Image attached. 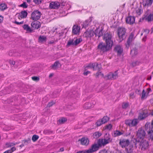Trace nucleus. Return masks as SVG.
Instances as JSON below:
<instances>
[{"label": "nucleus", "mask_w": 153, "mask_h": 153, "mask_svg": "<svg viewBox=\"0 0 153 153\" xmlns=\"http://www.w3.org/2000/svg\"><path fill=\"white\" fill-rule=\"evenodd\" d=\"M112 46L107 44H105L102 42H101L98 44L97 49L100 52L104 53L106 52L111 48Z\"/></svg>", "instance_id": "f257e3e1"}, {"label": "nucleus", "mask_w": 153, "mask_h": 153, "mask_svg": "<svg viewBox=\"0 0 153 153\" xmlns=\"http://www.w3.org/2000/svg\"><path fill=\"white\" fill-rule=\"evenodd\" d=\"M126 29L123 27H119L117 29V35L119 42H121L126 37Z\"/></svg>", "instance_id": "f03ea898"}, {"label": "nucleus", "mask_w": 153, "mask_h": 153, "mask_svg": "<svg viewBox=\"0 0 153 153\" xmlns=\"http://www.w3.org/2000/svg\"><path fill=\"white\" fill-rule=\"evenodd\" d=\"M103 39L106 44L113 46V42L112 34L110 33H105L103 36Z\"/></svg>", "instance_id": "7ed1b4c3"}, {"label": "nucleus", "mask_w": 153, "mask_h": 153, "mask_svg": "<svg viewBox=\"0 0 153 153\" xmlns=\"http://www.w3.org/2000/svg\"><path fill=\"white\" fill-rule=\"evenodd\" d=\"M136 143H139L140 147L142 150L146 149L149 146L148 142L143 139L140 140L138 138H136Z\"/></svg>", "instance_id": "20e7f679"}, {"label": "nucleus", "mask_w": 153, "mask_h": 153, "mask_svg": "<svg viewBox=\"0 0 153 153\" xmlns=\"http://www.w3.org/2000/svg\"><path fill=\"white\" fill-rule=\"evenodd\" d=\"M112 140V139L108 136L105 137L104 139H99L98 140V143L100 144L101 146H102L111 142Z\"/></svg>", "instance_id": "39448f33"}, {"label": "nucleus", "mask_w": 153, "mask_h": 153, "mask_svg": "<svg viewBox=\"0 0 153 153\" xmlns=\"http://www.w3.org/2000/svg\"><path fill=\"white\" fill-rule=\"evenodd\" d=\"M41 15L40 12L38 10H35L32 13L30 19L35 21H37L40 18Z\"/></svg>", "instance_id": "423d86ee"}, {"label": "nucleus", "mask_w": 153, "mask_h": 153, "mask_svg": "<svg viewBox=\"0 0 153 153\" xmlns=\"http://www.w3.org/2000/svg\"><path fill=\"white\" fill-rule=\"evenodd\" d=\"M135 32L133 31L129 35L127 40V42L126 44V47L127 48H128L132 41L135 38L134 36Z\"/></svg>", "instance_id": "0eeeda50"}, {"label": "nucleus", "mask_w": 153, "mask_h": 153, "mask_svg": "<svg viewBox=\"0 0 153 153\" xmlns=\"http://www.w3.org/2000/svg\"><path fill=\"white\" fill-rule=\"evenodd\" d=\"M101 147L100 144L98 143L97 144L94 143L92 144L91 148L87 150V152L88 153H92L93 152L98 150L100 147Z\"/></svg>", "instance_id": "6e6552de"}, {"label": "nucleus", "mask_w": 153, "mask_h": 153, "mask_svg": "<svg viewBox=\"0 0 153 153\" xmlns=\"http://www.w3.org/2000/svg\"><path fill=\"white\" fill-rule=\"evenodd\" d=\"M87 67L92 68L93 70H98L99 71L102 68L101 64H98L97 62L90 63Z\"/></svg>", "instance_id": "1a4fd4ad"}, {"label": "nucleus", "mask_w": 153, "mask_h": 153, "mask_svg": "<svg viewBox=\"0 0 153 153\" xmlns=\"http://www.w3.org/2000/svg\"><path fill=\"white\" fill-rule=\"evenodd\" d=\"M139 121L138 119H134L133 120H128L125 121L126 124L130 126H134L137 125Z\"/></svg>", "instance_id": "9d476101"}, {"label": "nucleus", "mask_w": 153, "mask_h": 153, "mask_svg": "<svg viewBox=\"0 0 153 153\" xmlns=\"http://www.w3.org/2000/svg\"><path fill=\"white\" fill-rule=\"evenodd\" d=\"M146 135V133L144 130L141 128H139L137 132V138L140 139H143Z\"/></svg>", "instance_id": "9b49d317"}, {"label": "nucleus", "mask_w": 153, "mask_h": 153, "mask_svg": "<svg viewBox=\"0 0 153 153\" xmlns=\"http://www.w3.org/2000/svg\"><path fill=\"white\" fill-rule=\"evenodd\" d=\"M129 143L130 142L128 139H124L120 140L119 144L122 148H124L129 145Z\"/></svg>", "instance_id": "f8f14e48"}, {"label": "nucleus", "mask_w": 153, "mask_h": 153, "mask_svg": "<svg viewBox=\"0 0 153 153\" xmlns=\"http://www.w3.org/2000/svg\"><path fill=\"white\" fill-rule=\"evenodd\" d=\"M107 77L108 79L113 80L117 78L118 77V73L117 71H116L114 73H110L107 75Z\"/></svg>", "instance_id": "ddd939ff"}, {"label": "nucleus", "mask_w": 153, "mask_h": 153, "mask_svg": "<svg viewBox=\"0 0 153 153\" xmlns=\"http://www.w3.org/2000/svg\"><path fill=\"white\" fill-rule=\"evenodd\" d=\"M60 6V4L58 2H52L50 4L49 7L52 9H57Z\"/></svg>", "instance_id": "4468645a"}, {"label": "nucleus", "mask_w": 153, "mask_h": 153, "mask_svg": "<svg viewBox=\"0 0 153 153\" xmlns=\"http://www.w3.org/2000/svg\"><path fill=\"white\" fill-rule=\"evenodd\" d=\"M95 104L96 102L95 101H92L86 103L84 105V108L86 109H90L93 107Z\"/></svg>", "instance_id": "2eb2a0df"}, {"label": "nucleus", "mask_w": 153, "mask_h": 153, "mask_svg": "<svg viewBox=\"0 0 153 153\" xmlns=\"http://www.w3.org/2000/svg\"><path fill=\"white\" fill-rule=\"evenodd\" d=\"M135 18L133 16H129L126 19V22L127 24L130 25L133 24L135 22Z\"/></svg>", "instance_id": "dca6fc26"}, {"label": "nucleus", "mask_w": 153, "mask_h": 153, "mask_svg": "<svg viewBox=\"0 0 153 153\" xmlns=\"http://www.w3.org/2000/svg\"><path fill=\"white\" fill-rule=\"evenodd\" d=\"M12 91L11 89L9 88H6L0 91V96H4L5 94H9Z\"/></svg>", "instance_id": "f3484780"}, {"label": "nucleus", "mask_w": 153, "mask_h": 153, "mask_svg": "<svg viewBox=\"0 0 153 153\" xmlns=\"http://www.w3.org/2000/svg\"><path fill=\"white\" fill-rule=\"evenodd\" d=\"M95 33L93 30H87L85 32L84 35L86 38L91 37L94 35Z\"/></svg>", "instance_id": "a211bd4d"}, {"label": "nucleus", "mask_w": 153, "mask_h": 153, "mask_svg": "<svg viewBox=\"0 0 153 153\" xmlns=\"http://www.w3.org/2000/svg\"><path fill=\"white\" fill-rule=\"evenodd\" d=\"M80 27L78 25H74L73 26L72 32L74 34H77L79 32L80 30Z\"/></svg>", "instance_id": "6ab92c4d"}, {"label": "nucleus", "mask_w": 153, "mask_h": 153, "mask_svg": "<svg viewBox=\"0 0 153 153\" xmlns=\"http://www.w3.org/2000/svg\"><path fill=\"white\" fill-rule=\"evenodd\" d=\"M96 36H98V38L102 36L103 34V30L102 29H100L98 28H97L94 32Z\"/></svg>", "instance_id": "aec40b11"}, {"label": "nucleus", "mask_w": 153, "mask_h": 153, "mask_svg": "<svg viewBox=\"0 0 153 153\" xmlns=\"http://www.w3.org/2000/svg\"><path fill=\"white\" fill-rule=\"evenodd\" d=\"M80 141L82 145H87L88 144L89 140L87 138L83 137L78 140Z\"/></svg>", "instance_id": "412c9836"}, {"label": "nucleus", "mask_w": 153, "mask_h": 153, "mask_svg": "<svg viewBox=\"0 0 153 153\" xmlns=\"http://www.w3.org/2000/svg\"><path fill=\"white\" fill-rule=\"evenodd\" d=\"M32 27L33 29H38L41 27V24L39 22H33L31 24Z\"/></svg>", "instance_id": "4be33fe9"}, {"label": "nucleus", "mask_w": 153, "mask_h": 153, "mask_svg": "<svg viewBox=\"0 0 153 153\" xmlns=\"http://www.w3.org/2000/svg\"><path fill=\"white\" fill-rule=\"evenodd\" d=\"M148 116L147 113L144 112L143 111H142L141 113H139L138 118L139 119L142 120Z\"/></svg>", "instance_id": "5701e85b"}, {"label": "nucleus", "mask_w": 153, "mask_h": 153, "mask_svg": "<svg viewBox=\"0 0 153 153\" xmlns=\"http://www.w3.org/2000/svg\"><path fill=\"white\" fill-rule=\"evenodd\" d=\"M114 50L117 52L118 55L121 54L123 51V48L120 45L117 46L115 48Z\"/></svg>", "instance_id": "b1692460"}, {"label": "nucleus", "mask_w": 153, "mask_h": 153, "mask_svg": "<svg viewBox=\"0 0 153 153\" xmlns=\"http://www.w3.org/2000/svg\"><path fill=\"white\" fill-rule=\"evenodd\" d=\"M134 150V146L132 144L129 145V146L126 148V151L127 153H131Z\"/></svg>", "instance_id": "393cba45"}, {"label": "nucleus", "mask_w": 153, "mask_h": 153, "mask_svg": "<svg viewBox=\"0 0 153 153\" xmlns=\"http://www.w3.org/2000/svg\"><path fill=\"white\" fill-rule=\"evenodd\" d=\"M153 0H145L143 2V6H151Z\"/></svg>", "instance_id": "a878e982"}, {"label": "nucleus", "mask_w": 153, "mask_h": 153, "mask_svg": "<svg viewBox=\"0 0 153 153\" xmlns=\"http://www.w3.org/2000/svg\"><path fill=\"white\" fill-rule=\"evenodd\" d=\"M144 19L147 21L148 22H150L153 20V14H150L144 17Z\"/></svg>", "instance_id": "bb28decb"}, {"label": "nucleus", "mask_w": 153, "mask_h": 153, "mask_svg": "<svg viewBox=\"0 0 153 153\" xmlns=\"http://www.w3.org/2000/svg\"><path fill=\"white\" fill-rule=\"evenodd\" d=\"M24 30H26L28 33H32L33 30L27 25L25 24L23 26Z\"/></svg>", "instance_id": "cd10ccee"}, {"label": "nucleus", "mask_w": 153, "mask_h": 153, "mask_svg": "<svg viewBox=\"0 0 153 153\" xmlns=\"http://www.w3.org/2000/svg\"><path fill=\"white\" fill-rule=\"evenodd\" d=\"M145 128L147 132V131L152 130L153 128L152 127V126L150 124V123L149 122H147L145 125Z\"/></svg>", "instance_id": "c85d7f7f"}, {"label": "nucleus", "mask_w": 153, "mask_h": 153, "mask_svg": "<svg viewBox=\"0 0 153 153\" xmlns=\"http://www.w3.org/2000/svg\"><path fill=\"white\" fill-rule=\"evenodd\" d=\"M20 16L22 18H24L26 17L27 13L26 11H22L20 14Z\"/></svg>", "instance_id": "c756f323"}, {"label": "nucleus", "mask_w": 153, "mask_h": 153, "mask_svg": "<svg viewBox=\"0 0 153 153\" xmlns=\"http://www.w3.org/2000/svg\"><path fill=\"white\" fill-rule=\"evenodd\" d=\"M47 39L46 36H40L39 38V42L40 43H42L44 42H45Z\"/></svg>", "instance_id": "7c9ffc66"}, {"label": "nucleus", "mask_w": 153, "mask_h": 153, "mask_svg": "<svg viewBox=\"0 0 153 153\" xmlns=\"http://www.w3.org/2000/svg\"><path fill=\"white\" fill-rule=\"evenodd\" d=\"M123 133L118 130H116L114 131L113 136L114 137H115L119 136L123 134Z\"/></svg>", "instance_id": "2f4dec72"}, {"label": "nucleus", "mask_w": 153, "mask_h": 153, "mask_svg": "<svg viewBox=\"0 0 153 153\" xmlns=\"http://www.w3.org/2000/svg\"><path fill=\"white\" fill-rule=\"evenodd\" d=\"M130 54L133 56L137 55L138 54L137 49L136 48H134L131 50Z\"/></svg>", "instance_id": "473e14b6"}, {"label": "nucleus", "mask_w": 153, "mask_h": 153, "mask_svg": "<svg viewBox=\"0 0 153 153\" xmlns=\"http://www.w3.org/2000/svg\"><path fill=\"white\" fill-rule=\"evenodd\" d=\"M147 133L149 136L152 140H153V130L147 131Z\"/></svg>", "instance_id": "72a5a7b5"}, {"label": "nucleus", "mask_w": 153, "mask_h": 153, "mask_svg": "<svg viewBox=\"0 0 153 153\" xmlns=\"http://www.w3.org/2000/svg\"><path fill=\"white\" fill-rule=\"evenodd\" d=\"M74 45L76 46L75 44V43L74 41L73 40H71L68 41V44L67 45V46L68 47L71 46V45Z\"/></svg>", "instance_id": "f704fd0d"}, {"label": "nucleus", "mask_w": 153, "mask_h": 153, "mask_svg": "<svg viewBox=\"0 0 153 153\" xmlns=\"http://www.w3.org/2000/svg\"><path fill=\"white\" fill-rule=\"evenodd\" d=\"M102 134L98 131L96 132L93 134L94 138H97L101 136Z\"/></svg>", "instance_id": "c9c22d12"}, {"label": "nucleus", "mask_w": 153, "mask_h": 153, "mask_svg": "<svg viewBox=\"0 0 153 153\" xmlns=\"http://www.w3.org/2000/svg\"><path fill=\"white\" fill-rule=\"evenodd\" d=\"M7 5L4 3H2L0 5V10L1 11H4L7 9Z\"/></svg>", "instance_id": "e433bc0d"}, {"label": "nucleus", "mask_w": 153, "mask_h": 153, "mask_svg": "<svg viewBox=\"0 0 153 153\" xmlns=\"http://www.w3.org/2000/svg\"><path fill=\"white\" fill-rule=\"evenodd\" d=\"M31 71L33 73H36L38 72V68L37 67H33L31 69Z\"/></svg>", "instance_id": "4c0bfd02"}, {"label": "nucleus", "mask_w": 153, "mask_h": 153, "mask_svg": "<svg viewBox=\"0 0 153 153\" xmlns=\"http://www.w3.org/2000/svg\"><path fill=\"white\" fill-rule=\"evenodd\" d=\"M109 118L107 116H105L103 117L101 119L102 122L103 123H105L108 122L109 120Z\"/></svg>", "instance_id": "58836bf2"}, {"label": "nucleus", "mask_w": 153, "mask_h": 153, "mask_svg": "<svg viewBox=\"0 0 153 153\" xmlns=\"http://www.w3.org/2000/svg\"><path fill=\"white\" fill-rule=\"evenodd\" d=\"M67 120L66 118L62 117L58 120V122L59 124H62L64 123Z\"/></svg>", "instance_id": "ea45409f"}, {"label": "nucleus", "mask_w": 153, "mask_h": 153, "mask_svg": "<svg viewBox=\"0 0 153 153\" xmlns=\"http://www.w3.org/2000/svg\"><path fill=\"white\" fill-rule=\"evenodd\" d=\"M59 65H60L59 62L58 61H56L52 65V68L53 69H56L58 67Z\"/></svg>", "instance_id": "a19ab883"}, {"label": "nucleus", "mask_w": 153, "mask_h": 153, "mask_svg": "<svg viewBox=\"0 0 153 153\" xmlns=\"http://www.w3.org/2000/svg\"><path fill=\"white\" fill-rule=\"evenodd\" d=\"M31 142V140L30 138H28L25 140H24L22 141V143H24L25 145H27L29 143Z\"/></svg>", "instance_id": "79ce46f5"}, {"label": "nucleus", "mask_w": 153, "mask_h": 153, "mask_svg": "<svg viewBox=\"0 0 153 153\" xmlns=\"http://www.w3.org/2000/svg\"><path fill=\"white\" fill-rule=\"evenodd\" d=\"M39 137L38 135L36 134L33 135L32 137V140L33 141L35 142L38 139Z\"/></svg>", "instance_id": "37998d69"}, {"label": "nucleus", "mask_w": 153, "mask_h": 153, "mask_svg": "<svg viewBox=\"0 0 153 153\" xmlns=\"http://www.w3.org/2000/svg\"><path fill=\"white\" fill-rule=\"evenodd\" d=\"M146 92H145L144 90H143L142 92V95L141 97V99L142 100H144L146 98Z\"/></svg>", "instance_id": "c03bdc74"}, {"label": "nucleus", "mask_w": 153, "mask_h": 153, "mask_svg": "<svg viewBox=\"0 0 153 153\" xmlns=\"http://www.w3.org/2000/svg\"><path fill=\"white\" fill-rule=\"evenodd\" d=\"M82 41V39L81 38L76 39V40L74 41L76 46L79 44Z\"/></svg>", "instance_id": "a18cd8bd"}, {"label": "nucleus", "mask_w": 153, "mask_h": 153, "mask_svg": "<svg viewBox=\"0 0 153 153\" xmlns=\"http://www.w3.org/2000/svg\"><path fill=\"white\" fill-rule=\"evenodd\" d=\"M96 124L97 126H100L102 124H103L102 122V120L101 119H100L98 120L96 123Z\"/></svg>", "instance_id": "49530a36"}, {"label": "nucleus", "mask_w": 153, "mask_h": 153, "mask_svg": "<svg viewBox=\"0 0 153 153\" xmlns=\"http://www.w3.org/2000/svg\"><path fill=\"white\" fill-rule=\"evenodd\" d=\"M142 13V10L141 9L138 8L136 10V13L138 15H140Z\"/></svg>", "instance_id": "de8ad7c7"}, {"label": "nucleus", "mask_w": 153, "mask_h": 153, "mask_svg": "<svg viewBox=\"0 0 153 153\" xmlns=\"http://www.w3.org/2000/svg\"><path fill=\"white\" fill-rule=\"evenodd\" d=\"M9 63L11 66L13 65V66L15 65V66H16V67H17V65L16 64V62L13 60H10L9 61Z\"/></svg>", "instance_id": "09e8293b"}, {"label": "nucleus", "mask_w": 153, "mask_h": 153, "mask_svg": "<svg viewBox=\"0 0 153 153\" xmlns=\"http://www.w3.org/2000/svg\"><path fill=\"white\" fill-rule=\"evenodd\" d=\"M140 63V62L138 61H135L132 63V65L133 66H135L137 65H138Z\"/></svg>", "instance_id": "8fccbe9b"}, {"label": "nucleus", "mask_w": 153, "mask_h": 153, "mask_svg": "<svg viewBox=\"0 0 153 153\" xmlns=\"http://www.w3.org/2000/svg\"><path fill=\"white\" fill-rule=\"evenodd\" d=\"M20 6L24 8H27V7L28 5H27L25 2H24L22 4H21Z\"/></svg>", "instance_id": "3c124183"}, {"label": "nucleus", "mask_w": 153, "mask_h": 153, "mask_svg": "<svg viewBox=\"0 0 153 153\" xmlns=\"http://www.w3.org/2000/svg\"><path fill=\"white\" fill-rule=\"evenodd\" d=\"M128 105V103H123L122 105V108H126Z\"/></svg>", "instance_id": "603ef678"}, {"label": "nucleus", "mask_w": 153, "mask_h": 153, "mask_svg": "<svg viewBox=\"0 0 153 153\" xmlns=\"http://www.w3.org/2000/svg\"><path fill=\"white\" fill-rule=\"evenodd\" d=\"M112 127V125L111 124L107 125L105 126V129H108L109 130H111Z\"/></svg>", "instance_id": "864d4df0"}, {"label": "nucleus", "mask_w": 153, "mask_h": 153, "mask_svg": "<svg viewBox=\"0 0 153 153\" xmlns=\"http://www.w3.org/2000/svg\"><path fill=\"white\" fill-rule=\"evenodd\" d=\"M32 79L33 81H38L39 80V78L37 76H33L32 77Z\"/></svg>", "instance_id": "5fc2aeb1"}, {"label": "nucleus", "mask_w": 153, "mask_h": 153, "mask_svg": "<svg viewBox=\"0 0 153 153\" xmlns=\"http://www.w3.org/2000/svg\"><path fill=\"white\" fill-rule=\"evenodd\" d=\"M58 93L56 91H54L53 93V97H56L58 96Z\"/></svg>", "instance_id": "6e6d98bb"}, {"label": "nucleus", "mask_w": 153, "mask_h": 153, "mask_svg": "<svg viewBox=\"0 0 153 153\" xmlns=\"http://www.w3.org/2000/svg\"><path fill=\"white\" fill-rule=\"evenodd\" d=\"M100 76H103V74L100 72H98L96 74V77H98Z\"/></svg>", "instance_id": "4d7b16f0"}, {"label": "nucleus", "mask_w": 153, "mask_h": 153, "mask_svg": "<svg viewBox=\"0 0 153 153\" xmlns=\"http://www.w3.org/2000/svg\"><path fill=\"white\" fill-rule=\"evenodd\" d=\"M42 0H34L33 1L36 4H39L41 3Z\"/></svg>", "instance_id": "13d9d810"}, {"label": "nucleus", "mask_w": 153, "mask_h": 153, "mask_svg": "<svg viewBox=\"0 0 153 153\" xmlns=\"http://www.w3.org/2000/svg\"><path fill=\"white\" fill-rule=\"evenodd\" d=\"M54 103L53 102H50L48 103V106L49 107L51 106Z\"/></svg>", "instance_id": "bf43d9fd"}, {"label": "nucleus", "mask_w": 153, "mask_h": 153, "mask_svg": "<svg viewBox=\"0 0 153 153\" xmlns=\"http://www.w3.org/2000/svg\"><path fill=\"white\" fill-rule=\"evenodd\" d=\"M23 21H22L20 22H19L16 21H15L14 23L18 25H19L23 24Z\"/></svg>", "instance_id": "052dcab7"}, {"label": "nucleus", "mask_w": 153, "mask_h": 153, "mask_svg": "<svg viewBox=\"0 0 153 153\" xmlns=\"http://www.w3.org/2000/svg\"><path fill=\"white\" fill-rule=\"evenodd\" d=\"M147 153H153V149L152 148L149 149L147 152Z\"/></svg>", "instance_id": "680f3d73"}, {"label": "nucleus", "mask_w": 153, "mask_h": 153, "mask_svg": "<svg viewBox=\"0 0 153 153\" xmlns=\"http://www.w3.org/2000/svg\"><path fill=\"white\" fill-rule=\"evenodd\" d=\"M130 97L132 98H133L134 97V93L133 92H131L130 94Z\"/></svg>", "instance_id": "e2e57ef3"}, {"label": "nucleus", "mask_w": 153, "mask_h": 153, "mask_svg": "<svg viewBox=\"0 0 153 153\" xmlns=\"http://www.w3.org/2000/svg\"><path fill=\"white\" fill-rule=\"evenodd\" d=\"M12 101L10 99V100L9 101L8 99H7V100H6L5 101H4V103H10Z\"/></svg>", "instance_id": "0e129e2a"}, {"label": "nucleus", "mask_w": 153, "mask_h": 153, "mask_svg": "<svg viewBox=\"0 0 153 153\" xmlns=\"http://www.w3.org/2000/svg\"><path fill=\"white\" fill-rule=\"evenodd\" d=\"M3 16H2L1 15H0V23H1L3 20Z\"/></svg>", "instance_id": "69168bd1"}, {"label": "nucleus", "mask_w": 153, "mask_h": 153, "mask_svg": "<svg viewBox=\"0 0 153 153\" xmlns=\"http://www.w3.org/2000/svg\"><path fill=\"white\" fill-rule=\"evenodd\" d=\"M12 152V151H11V150H8L5 151L3 153H11Z\"/></svg>", "instance_id": "338daca9"}, {"label": "nucleus", "mask_w": 153, "mask_h": 153, "mask_svg": "<svg viewBox=\"0 0 153 153\" xmlns=\"http://www.w3.org/2000/svg\"><path fill=\"white\" fill-rule=\"evenodd\" d=\"M144 31L145 32L147 33L148 34L149 32V30L148 29H144Z\"/></svg>", "instance_id": "774afa93"}]
</instances>
